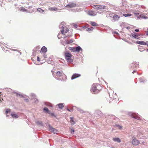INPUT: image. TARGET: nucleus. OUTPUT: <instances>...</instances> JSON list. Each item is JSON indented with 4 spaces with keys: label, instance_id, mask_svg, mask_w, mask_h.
Wrapping results in <instances>:
<instances>
[{
    "label": "nucleus",
    "instance_id": "1",
    "mask_svg": "<svg viewBox=\"0 0 148 148\" xmlns=\"http://www.w3.org/2000/svg\"><path fill=\"white\" fill-rule=\"evenodd\" d=\"M102 89V87L99 84H93L91 89V91L95 94L99 93Z\"/></svg>",
    "mask_w": 148,
    "mask_h": 148
},
{
    "label": "nucleus",
    "instance_id": "2",
    "mask_svg": "<svg viewBox=\"0 0 148 148\" xmlns=\"http://www.w3.org/2000/svg\"><path fill=\"white\" fill-rule=\"evenodd\" d=\"M64 55L65 58L67 62L71 63L73 62V59H71L73 56L70 53L67 52H65L64 53Z\"/></svg>",
    "mask_w": 148,
    "mask_h": 148
},
{
    "label": "nucleus",
    "instance_id": "3",
    "mask_svg": "<svg viewBox=\"0 0 148 148\" xmlns=\"http://www.w3.org/2000/svg\"><path fill=\"white\" fill-rule=\"evenodd\" d=\"M93 8L97 10H102V9L106 8V7L104 5H94L93 6Z\"/></svg>",
    "mask_w": 148,
    "mask_h": 148
},
{
    "label": "nucleus",
    "instance_id": "4",
    "mask_svg": "<svg viewBox=\"0 0 148 148\" xmlns=\"http://www.w3.org/2000/svg\"><path fill=\"white\" fill-rule=\"evenodd\" d=\"M109 96L110 98L112 99H115L117 97V96L116 94L113 91H111L109 92Z\"/></svg>",
    "mask_w": 148,
    "mask_h": 148
},
{
    "label": "nucleus",
    "instance_id": "5",
    "mask_svg": "<svg viewBox=\"0 0 148 148\" xmlns=\"http://www.w3.org/2000/svg\"><path fill=\"white\" fill-rule=\"evenodd\" d=\"M130 116L133 118L135 119L138 120H140L141 119L139 116L136 113H132L130 114Z\"/></svg>",
    "mask_w": 148,
    "mask_h": 148
},
{
    "label": "nucleus",
    "instance_id": "6",
    "mask_svg": "<svg viewBox=\"0 0 148 148\" xmlns=\"http://www.w3.org/2000/svg\"><path fill=\"white\" fill-rule=\"evenodd\" d=\"M130 116L133 118L135 119L138 120H140L141 119L139 116L136 113H132L130 114Z\"/></svg>",
    "mask_w": 148,
    "mask_h": 148
},
{
    "label": "nucleus",
    "instance_id": "7",
    "mask_svg": "<svg viewBox=\"0 0 148 148\" xmlns=\"http://www.w3.org/2000/svg\"><path fill=\"white\" fill-rule=\"evenodd\" d=\"M69 31L68 28L64 25L62 26L61 33L62 34H64V33H67Z\"/></svg>",
    "mask_w": 148,
    "mask_h": 148
},
{
    "label": "nucleus",
    "instance_id": "8",
    "mask_svg": "<svg viewBox=\"0 0 148 148\" xmlns=\"http://www.w3.org/2000/svg\"><path fill=\"white\" fill-rule=\"evenodd\" d=\"M49 130L53 132L54 134H57L58 133V130L56 129L53 128L50 125L49 126Z\"/></svg>",
    "mask_w": 148,
    "mask_h": 148
},
{
    "label": "nucleus",
    "instance_id": "9",
    "mask_svg": "<svg viewBox=\"0 0 148 148\" xmlns=\"http://www.w3.org/2000/svg\"><path fill=\"white\" fill-rule=\"evenodd\" d=\"M132 144L135 145H137L139 144V142L136 138H134L132 141Z\"/></svg>",
    "mask_w": 148,
    "mask_h": 148
},
{
    "label": "nucleus",
    "instance_id": "10",
    "mask_svg": "<svg viewBox=\"0 0 148 148\" xmlns=\"http://www.w3.org/2000/svg\"><path fill=\"white\" fill-rule=\"evenodd\" d=\"M76 5L75 3H69L66 6V7L68 8H72L76 7Z\"/></svg>",
    "mask_w": 148,
    "mask_h": 148
},
{
    "label": "nucleus",
    "instance_id": "11",
    "mask_svg": "<svg viewBox=\"0 0 148 148\" xmlns=\"http://www.w3.org/2000/svg\"><path fill=\"white\" fill-rule=\"evenodd\" d=\"M134 14L135 15V16L137 17L138 18H146L147 17L145 16H143V15L139 13H134Z\"/></svg>",
    "mask_w": 148,
    "mask_h": 148
},
{
    "label": "nucleus",
    "instance_id": "12",
    "mask_svg": "<svg viewBox=\"0 0 148 148\" xmlns=\"http://www.w3.org/2000/svg\"><path fill=\"white\" fill-rule=\"evenodd\" d=\"M81 76V75L79 74L75 73L71 77V79L72 80H73L76 78L79 77Z\"/></svg>",
    "mask_w": 148,
    "mask_h": 148
},
{
    "label": "nucleus",
    "instance_id": "13",
    "mask_svg": "<svg viewBox=\"0 0 148 148\" xmlns=\"http://www.w3.org/2000/svg\"><path fill=\"white\" fill-rule=\"evenodd\" d=\"M73 41L72 39H70L65 40L64 43L66 44H70L73 42Z\"/></svg>",
    "mask_w": 148,
    "mask_h": 148
},
{
    "label": "nucleus",
    "instance_id": "14",
    "mask_svg": "<svg viewBox=\"0 0 148 148\" xmlns=\"http://www.w3.org/2000/svg\"><path fill=\"white\" fill-rule=\"evenodd\" d=\"M113 19L115 21H118L120 18V17L116 14H115L113 16Z\"/></svg>",
    "mask_w": 148,
    "mask_h": 148
},
{
    "label": "nucleus",
    "instance_id": "15",
    "mask_svg": "<svg viewBox=\"0 0 148 148\" xmlns=\"http://www.w3.org/2000/svg\"><path fill=\"white\" fill-rule=\"evenodd\" d=\"M88 13L89 15L92 16H95L96 15V13L95 12L92 11H89Z\"/></svg>",
    "mask_w": 148,
    "mask_h": 148
},
{
    "label": "nucleus",
    "instance_id": "16",
    "mask_svg": "<svg viewBox=\"0 0 148 148\" xmlns=\"http://www.w3.org/2000/svg\"><path fill=\"white\" fill-rule=\"evenodd\" d=\"M137 43L141 45H147V43L143 41H137Z\"/></svg>",
    "mask_w": 148,
    "mask_h": 148
},
{
    "label": "nucleus",
    "instance_id": "17",
    "mask_svg": "<svg viewBox=\"0 0 148 148\" xmlns=\"http://www.w3.org/2000/svg\"><path fill=\"white\" fill-rule=\"evenodd\" d=\"M11 116L13 118H17L18 117V115L14 112L12 113Z\"/></svg>",
    "mask_w": 148,
    "mask_h": 148
},
{
    "label": "nucleus",
    "instance_id": "18",
    "mask_svg": "<svg viewBox=\"0 0 148 148\" xmlns=\"http://www.w3.org/2000/svg\"><path fill=\"white\" fill-rule=\"evenodd\" d=\"M62 72L59 71H58L56 73V76L57 77H61L62 76Z\"/></svg>",
    "mask_w": 148,
    "mask_h": 148
},
{
    "label": "nucleus",
    "instance_id": "19",
    "mask_svg": "<svg viewBox=\"0 0 148 148\" xmlns=\"http://www.w3.org/2000/svg\"><path fill=\"white\" fill-rule=\"evenodd\" d=\"M75 51L79 52L82 50V49L80 47L78 46L75 47Z\"/></svg>",
    "mask_w": 148,
    "mask_h": 148
},
{
    "label": "nucleus",
    "instance_id": "20",
    "mask_svg": "<svg viewBox=\"0 0 148 148\" xmlns=\"http://www.w3.org/2000/svg\"><path fill=\"white\" fill-rule=\"evenodd\" d=\"M113 140L115 142H117L119 143L121 142V140L119 139V138H113Z\"/></svg>",
    "mask_w": 148,
    "mask_h": 148
},
{
    "label": "nucleus",
    "instance_id": "21",
    "mask_svg": "<svg viewBox=\"0 0 148 148\" xmlns=\"http://www.w3.org/2000/svg\"><path fill=\"white\" fill-rule=\"evenodd\" d=\"M41 51L42 52L45 53L47 51V49L46 47L43 46L42 48Z\"/></svg>",
    "mask_w": 148,
    "mask_h": 148
},
{
    "label": "nucleus",
    "instance_id": "22",
    "mask_svg": "<svg viewBox=\"0 0 148 148\" xmlns=\"http://www.w3.org/2000/svg\"><path fill=\"white\" fill-rule=\"evenodd\" d=\"M90 24L92 26H96L98 25V24L95 22L90 21Z\"/></svg>",
    "mask_w": 148,
    "mask_h": 148
},
{
    "label": "nucleus",
    "instance_id": "23",
    "mask_svg": "<svg viewBox=\"0 0 148 148\" xmlns=\"http://www.w3.org/2000/svg\"><path fill=\"white\" fill-rule=\"evenodd\" d=\"M58 108L60 109H62L64 107V105L63 103H59L56 105Z\"/></svg>",
    "mask_w": 148,
    "mask_h": 148
},
{
    "label": "nucleus",
    "instance_id": "24",
    "mask_svg": "<svg viewBox=\"0 0 148 148\" xmlns=\"http://www.w3.org/2000/svg\"><path fill=\"white\" fill-rule=\"evenodd\" d=\"M44 110L48 114H50V112L49 111L48 109L46 107L44 108Z\"/></svg>",
    "mask_w": 148,
    "mask_h": 148
},
{
    "label": "nucleus",
    "instance_id": "25",
    "mask_svg": "<svg viewBox=\"0 0 148 148\" xmlns=\"http://www.w3.org/2000/svg\"><path fill=\"white\" fill-rule=\"evenodd\" d=\"M69 49L71 50V52H74L75 51V47H69Z\"/></svg>",
    "mask_w": 148,
    "mask_h": 148
},
{
    "label": "nucleus",
    "instance_id": "26",
    "mask_svg": "<svg viewBox=\"0 0 148 148\" xmlns=\"http://www.w3.org/2000/svg\"><path fill=\"white\" fill-rule=\"evenodd\" d=\"M71 124L74 125L75 124V122L73 120V117L71 118V121H70Z\"/></svg>",
    "mask_w": 148,
    "mask_h": 148
},
{
    "label": "nucleus",
    "instance_id": "27",
    "mask_svg": "<svg viewBox=\"0 0 148 148\" xmlns=\"http://www.w3.org/2000/svg\"><path fill=\"white\" fill-rule=\"evenodd\" d=\"M123 15L125 17L130 16H132V14L130 13H128L127 14H124Z\"/></svg>",
    "mask_w": 148,
    "mask_h": 148
},
{
    "label": "nucleus",
    "instance_id": "28",
    "mask_svg": "<svg viewBox=\"0 0 148 148\" xmlns=\"http://www.w3.org/2000/svg\"><path fill=\"white\" fill-rule=\"evenodd\" d=\"M115 126L117 127L119 129L121 130L122 128V126H120L119 125H115Z\"/></svg>",
    "mask_w": 148,
    "mask_h": 148
},
{
    "label": "nucleus",
    "instance_id": "29",
    "mask_svg": "<svg viewBox=\"0 0 148 148\" xmlns=\"http://www.w3.org/2000/svg\"><path fill=\"white\" fill-rule=\"evenodd\" d=\"M93 27H91L87 29L86 30L88 32H90L91 31H92L93 30Z\"/></svg>",
    "mask_w": 148,
    "mask_h": 148
},
{
    "label": "nucleus",
    "instance_id": "30",
    "mask_svg": "<svg viewBox=\"0 0 148 148\" xmlns=\"http://www.w3.org/2000/svg\"><path fill=\"white\" fill-rule=\"evenodd\" d=\"M50 10L52 11H56L58 10V9L56 8H50Z\"/></svg>",
    "mask_w": 148,
    "mask_h": 148
},
{
    "label": "nucleus",
    "instance_id": "31",
    "mask_svg": "<svg viewBox=\"0 0 148 148\" xmlns=\"http://www.w3.org/2000/svg\"><path fill=\"white\" fill-rule=\"evenodd\" d=\"M37 10L38 11L40 12H42L44 11L41 8H39Z\"/></svg>",
    "mask_w": 148,
    "mask_h": 148
},
{
    "label": "nucleus",
    "instance_id": "32",
    "mask_svg": "<svg viewBox=\"0 0 148 148\" xmlns=\"http://www.w3.org/2000/svg\"><path fill=\"white\" fill-rule=\"evenodd\" d=\"M10 112V110L9 109H7L6 110V111H5V114H7L8 112Z\"/></svg>",
    "mask_w": 148,
    "mask_h": 148
},
{
    "label": "nucleus",
    "instance_id": "33",
    "mask_svg": "<svg viewBox=\"0 0 148 148\" xmlns=\"http://www.w3.org/2000/svg\"><path fill=\"white\" fill-rule=\"evenodd\" d=\"M16 96L17 97H23V96L22 95L20 94H16Z\"/></svg>",
    "mask_w": 148,
    "mask_h": 148
},
{
    "label": "nucleus",
    "instance_id": "34",
    "mask_svg": "<svg viewBox=\"0 0 148 148\" xmlns=\"http://www.w3.org/2000/svg\"><path fill=\"white\" fill-rule=\"evenodd\" d=\"M71 133L72 134H73L74 133V131L73 129H71Z\"/></svg>",
    "mask_w": 148,
    "mask_h": 148
},
{
    "label": "nucleus",
    "instance_id": "35",
    "mask_svg": "<svg viewBox=\"0 0 148 148\" xmlns=\"http://www.w3.org/2000/svg\"><path fill=\"white\" fill-rule=\"evenodd\" d=\"M132 36L135 38H136L138 37L137 35L134 34L132 35Z\"/></svg>",
    "mask_w": 148,
    "mask_h": 148
},
{
    "label": "nucleus",
    "instance_id": "36",
    "mask_svg": "<svg viewBox=\"0 0 148 148\" xmlns=\"http://www.w3.org/2000/svg\"><path fill=\"white\" fill-rule=\"evenodd\" d=\"M51 116H53L56 117V116L54 114V113H51Z\"/></svg>",
    "mask_w": 148,
    "mask_h": 148
},
{
    "label": "nucleus",
    "instance_id": "37",
    "mask_svg": "<svg viewBox=\"0 0 148 148\" xmlns=\"http://www.w3.org/2000/svg\"><path fill=\"white\" fill-rule=\"evenodd\" d=\"M37 60L38 61H40V59L39 57L38 56L37 57Z\"/></svg>",
    "mask_w": 148,
    "mask_h": 148
},
{
    "label": "nucleus",
    "instance_id": "38",
    "mask_svg": "<svg viewBox=\"0 0 148 148\" xmlns=\"http://www.w3.org/2000/svg\"><path fill=\"white\" fill-rule=\"evenodd\" d=\"M67 110L69 112H71L73 111V109L70 110L68 108L67 109Z\"/></svg>",
    "mask_w": 148,
    "mask_h": 148
},
{
    "label": "nucleus",
    "instance_id": "39",
    "mask_svg": "<svg viewBox=\"0 0 148 148\" xmlns=\"http://www.w3.org/2000/svg\"><path fill=\"white\" fill-rule=\"evenodd\" d=\"M135 31L137 32H139V30L138 29H136L135 30Z\"/></svg>",
    "mask_w": 148,
    "mask_h": 148
},
{
    "label": "nucleus",
    "instance_id": "40",
    "mask_svg": "<svg viewBox=\"0 0 148 148\" xmlns=\"http://www.w3.org/2000/svg\"><path fill=\"white\" fill-rule=\"evenodd\" d=\"M130 26H128V27H126V28L127 29H130Z\"/></svg>",
    "mask_w": 148,
    "mask_h": 148
},
{
    "label": "nucleus",
    "instance_id": "41",
    "mask_svg": "<svg viewBox=\"0 0 148 148\" xmlns=\"http://www.w3.org/2000/svg\"><path fill=\"white\" fill-rule=\"evenodd\" d=\"M44 57L45 58H47V55H46L45 54H44Z\"/></svg>",
    "mask_w": 148,
    "mask_h": 148
},
{
    "label": "nucleus",
    "instance_id": "42",
    "mask_svg": "<svg viewBox=\"0 0 148 148\" xmlns=\"http://www.w3.org/2000/svg\"><path fill=\"white\" fill-rule=\"evenodd\" d=\"M114 33H115V34H118V33L117 32H114Z\"/></svg>",
    "mask_w": 148,
    "mask_h": 148
},
{
    "label": "nucleus",
    "instance_id": "43",
    "mask_svg": "<svg viewBox=\"0 0 148 148\" xmlns=\"http://www.w3.org/2000/svg\"><path fill=\"white\" fill-rule=\"evenodd\" d=\"M51 72H52V73L53 74H54V71H52Z\"/></svg>",
    "mask_w": 148,
    "mask_h": 148
},
{
    "label": "nucleus",
    "instance_id": "44",
    "mask_svg": "<svg viewBox=\"0 0 148 148\" xmlns=\"http://www.w3.org/2000/svg\"><path fill=\"white\" fill-rule=\"evenodd\" d=\"M147 43H148V45H147V47H148V41H147Z\"/></svg>",
    "mask_w": 148,
    "mask_h": 148
},
{
    "label": "nucleus",
    "instance_id": "45",
    "mask_svg": "<svg viewBox=\"0 0 148 148\" xmlns=\"http://www.w3.org/2000/svg\"><path fill=\"white\" fill-rule=\"evenodd\" d=\"M77 26V25H75L74 26H75V27H76Z\"/></svg>",
    "mask_w": 148,
    "mask_h": 148
},
{
    "label": "nucleus",
    "instance_id": "46",
    "mask_svg": "<svg viewBox=\"0 0 148 148\" xmlns=\"http://www.w3.org/2000/svg\"><path fill=\"white\" fill-rule=\"evenodd\" d=\"M134 72H135V71H134L132 73H134Z\"/></svg>",
    "mask_w": 148,
    "mask_h": 148
},
{
    "label": "nucleus",
    "instance_id": "47",
    "mask_svg": "<svg viewBox=\"0 0 148 148\" xmlns=\"http://www.w3.org/2000/svg\"><path fill=\"white\" fill-rule=\"evenodd\" d=\"M147 50L148 51V49H147Z\"/></svg>",
    "mask_w": 148,
    "mask_h": 148
},
{
    "label": "nucleus",
    "instance_id": "48",
    "mask_svg": "<svg viewBox=\"0 0 148 148\" xmlns=\"http://www.w3.org/2000/svg\"><path fill=\"white\" fill-rule=\"evenodd\" d=\"M147 30H148V28Z\"/></svg>",
    "mask_w": 148,
    "mask_h": 148
}]
</instances>
